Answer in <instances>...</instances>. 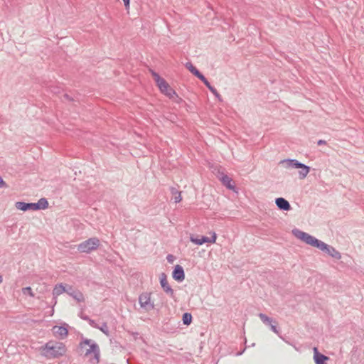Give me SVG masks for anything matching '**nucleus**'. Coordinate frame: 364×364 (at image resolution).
I'll return each instance as SVG.
<instances>
[{"mask_svg": "<svg viewBox=\"0 0 364 364\" xmlns=\"http://www.w3.org/2000/svg\"><path fill=\"white\" fill-rule=\"evenodd\" d=\"M40 350L41 355L47 358H59L66 352L64 343L53 341L46 343L45 346L41 347Z\"/></svg>", "mask_w": 364, "mask_h": 364, "instance_id": "f257e3e1", "label": "nucleus"}, {"mask_svg": "<svg viewBox=\"0 0 364 364\" xmlns=\"http://www.w3.org/2000/svg\"><path fill=\"white\" fill-rule=\"evenodd\" d=\"M86 346H89V348L85 350V357H89L93 354L92 358H90L89 361L93 364H97L100 362V350L99 346L91 339L85 338L79 344L81 351H83Z\"/></svg>", "mask_w": 364, "mask_h": 364, "instance_id": "f03ea898", "label": "nucleus"}, {"mask_svg": "<svg viewBox=\"0 0 364 364\" xmlns=\"http://www.w3.org/2000/svg\"><path fill=\"white\" fill-rule=\"evenodd\" d=\"M292 233L296 238L300 239L307 245L316 247L321 251H323L324 248H326V243L299 229H294Z\"/></svg>", "mask_w": 364, "mask_h": 364, "instance_id": "7ed1b4c3", "label": "nucleus"}, {"mask_svg": "<svg viewBox=\"0 0 364 364\" xmlns=\"http://www.w3.org/2000/svg\"><path fill=\"white\" fill-rule=\"evenodd\" d=\"M281 164L285 165L287 168H301L299 171V178L304 179L306 178L310 171L309 166L298 161L296 159H285L281 161Z\"/></svg>", "mask_w": 364, "mask_h": 364, "instance_id": "20e7f679", "label": "nucleus"}, {"mask_svg": "<svg viewBox=\"0 0 364 364\" xmlns=\"http://www.w3.org/2000/svg\"><path fill=\"white\" fill-rule=\"evenodd\" d=\"M100 245V242L97 237H91L79 244L77 245V250L82 253H90L97 250Z\"/></svg>", "mask_w": 364, "mask_h": 364, "instance_id": "39448f33", "label": "nucleus"}, {"mask_svg": "<svg viewBox=\"0 0 364 364\" xmlns=\"http://www.w3.org/2000/svg\"><path fill=\"white\" fill-rule=\"evenodd\" d=\"M158 87L160 91L170 99L173 100L176 102H179L181 100V98L178 96L176 91L170 87L166 80H164V87L162 85H159Z\"/></svg>", "mask_w": 364, "mask_h": 364, "instance_id": "423d86ee", "label": "nucleus"}, {"mask_svg": "<svg viewBox=\"0 0 364 364\" xmlns=\"http://www.w3.org/2000/svg\"><path fill=\"white\" fill-rule=\"evenodd\" d=\"M139 302L140 306L146 311H150L154 309V303L151 302V294L144 292L139 295Z\"/></svg>", "mask_w": 364, "mask_h": 364, "instance_id": "0eeeda50", "label": "nucleus"}, {"mask_svg": "<svg viewBox=\"0 0 364 364\" xmlns=\"http://www.w3.org/2000/svg\"><path fill=\"white\" fill-rule=\"evenodd\" d=\"M217 236L215 232L213 233L212 237H208L206 236H201L200 238L194 237L193 236H191L190 240L198 245H201L203 243H215L216 240Z\"/></svg>", "mask_w": 364, "mask_h": 364, "instance_id": "6e6552de", "label": "nucleus"}, {"mask_svg": "<svg viewBox=\"0 0 364 364\" xmlns=\"http://www.w3.org/2000/svg\"><path fill=\"white\" fill-rule=\"evenodd\" d=\"M160 284L164 291L168 294L171 298L174 297V291L171 287L168 284L167 281L166 274L161 273L160 275Z\"/></svg>", "mask_w": 364, "mask_h": 364, "instance_id": "1a4fd4ad", "label": "nucleus"}, {"mask_svg": "<svg viewBox=\"0 0 364 364\" xmlns=\"http://www.w3.org/2000/svg\"><path fill=\"white\" fill-rule=\"evenodd\" d=\"M66 293L78 302L85 301L83 294L80 290L74 289L70 285H67Z\"/></svg>", "mask_w": 364, "mask_h": 364, "instance_id": "9d476101", "label": "nucleus"}, {"mask_svg": "<svg viewBox=\"0 0 364 364\" xmlns=\"http://www.w3.org/2000/svg\"><path fill=\"white\" fill-rule=\"evenodd\" d=\"M172 277L178 282H183L185 279L183 268L179 264L176 265L172 273Z\"/></svg>", "mask_w": 364, "mask_h": 364, "instance_id": "9b49d317", "label": "nucleus"}, {"mask_svg": "<svg viewBox=\"0 0 364 364\" xmlns=\"http://www.w3.org/2000/svg\"><path fill=\"white\" fill-rule=\"evenodd\" d=\"M53 333L55 336L63 339L65 338L68 333V328L65 326H55L53 328Z\"/></svg>", "mask_w": 364, "mask_h": 364, "instance_id": "f8f14e48", "label": "nucleus"}, {"mask_svg": "<svg viewBox=\"0 0 364 364\" xmlns=\"http://www.w3.org/2000/svg\"><path fill=\"white\" fill-rule=\"evenodd\" d=\"M275 203L278 208L282 210L288 211L291 208L289 201L284 198H276Z\"/></svg>", "mask_w": 364, "mask_h": 364, "instance_id": "ddd939ff", "label": "nucleus"}, {"mask_svg": "<svg viewBox=\"0 0 364 364\" xmlns=\"http://www.w3.org/2000/svg\"><path fill=\"white\" fill-rule=\"evenodd\" d=\"M15 206L17 209L27 211L29 210H36L35 203L16 202Z\"/></svg>", "mask_w": 364, "mask_h": 364, "instance_id": "4468645a", "label": "nucleus"}, {"mask_svg": "<svg viewBox=\"0 0 364 364\" xmlns=\"http://www.w3.org/2000/svg\"><path fill=\"white\" fill-rule=\"evenodd\" d=\"M323 252H326V254H328L329 256L334 259H340L341 258V254L338 250H336L333 247L328 245L327 244L326 248H324Z\"/></svg>", "mask_w": 364, "mask_h": 364, "instance_id": "2eb2a0df", "label": "nucleus"}, {"mask_svg": "<svg viewBox=\"0 0 364 364\" xmlns=\"http://www.w3.org/2000/svg\"><path fill=\"white\" fill-rule=\"evenodd\" d=\"M222 183L229 190H235L234 181L231 178L225 174H222L220 177Z\"/></svg>", "mask_w": 364, "mask_h": 364, "instance_id": "dca6fc26", "label": "nucleus"}, {"mask_svg": "<svg viewBox=\"0 0 364 364\" xmlns=\"http://www.w3.org/2000/svg\"><path fill=\"white\" fill-rule=\"evenodd\" d=\"M186 68L196 77L200 80L204 79L205 76L195 67L191 62H187L185 65Z\"/></svg>", "mask_w": 364, "mask_h": 364, "instance_id": "f3484780", "label": "nucleus"}, {"mask_svg": "<svg viewBox=\"0 0 364 364\" xmlns=\"http://www.w3.org/2000/svg\"><path fill=\"white\" fill-rule=\"evenodd\" d=\"M68 284H63L62 283L56 284L53 290V295L54 299H56L57 296L60 295L61 294L65 292Z\"/></svg>", "mask_w": 364, "mask_h": 364, "instance_id": "a211bd4d", "label": "nucleus"}, {"mask_svg": "<svg viewBox=\"0 0 364 364\" xmlns=\"http://www.w3.org/2000/svg\"><path fill=\"white\" fill-rule=\"evenodd\" d=\"M201 81L205 84V85L208 88V90L215 96V97L219 101H223L221 95L218 93L217 90L210 85V83L208 82L205 77H204V79L201 80Z\"/></svg>", "mask_w": 364, "mask_h": 364, "instance_id": "6ab92c4d", "label": "nucleus"}, {"mask_svg": "<svg viewBox=\"0 0 364 364\" xmlns=\"http://www.w3.org/2000/svg\"><path fill=\"white\" fill-rule=\"evenodd\" d=\"M36 210H44L48 207V202L46 198H42L38 200L37 203H35Z\"/></svg>", "mask_w": 364, "mask_h": 364, "instance_id": "aec40b11", "label": "nucleus"}, {"mask_svg": "<svg viewBox=\"0 0 364 364\" xmlns=\"http://www.w3.org/2000/svg\"><path fill=\"white\" fill-rule=\"evenodd\" d=\"M258 316L261 319V321L265 324V325H270L272 323H276V321L274 320L272 318L267 316L266 314L263 313H259L258 314Z\"/></svg>", "mask_w": 364, "mask_h": 364, "instance_id": "412c9836", "label": "nucleus"}, {"mask_svg": "<svg viewBox=\"0 0 364 364\" xmlns=\"http://www.w3.org/2000/svg\"><path fill=\"white\" fill-rule=\"evenodd\" d=\"M171 194L174 196L173 200L176 203H179L182 200L181 192L178 191L176 188L171 187L170 188Z\"/></svg>", "mask_w": 364, "mask_h": 364, "instance_id": "4be33fe9", "label": "nucleus"}, {"mask_svg": "<svg viewBox=\"0 0 364 364\" xmlns=\"http://www.w3.org/2000/svg\"><path fill=\"white\" fill-rule=\"evenodd\" d=\"M150 73H151L152 77H154V80L155 82L156 83L157 86H159V85H162L164 86V80H165L164 78L161 77V76L153 70H150Z\"/></svg>", "mask_w": 364, "mask_h": 364, "instance_id": "5701e85b", "label": "nucleus"}, {"mask_svg": "<svg viewBox=\"0 0 364 364\" xmlns=\"http://www.w3.org/2000/svg\"><path fill=\"white\" fill-rule=\"evenodd\" d=\"M316 364H326V361L329 360V358L325 355H316L314 358Z\"/></svg>", "mask_w": 364, "mask_h": 364, "instance_id": "b1692460", "label": "nucleus"}, {"mask_svg": "<svg viewBox=\"0 0 364 364\" xmlns=\"http://www.w3.org/2000/svg\"><path fill=\"white\" fill-rule=\"evenodd\" d=\"M182 321L184 325H190L192 322V315L190 313H184L182 316Z\"/></svg>", "mask_w": 364, "mask_h": 364, "instance_id": "393cba45", "label": "nucleus"}, {"mask_svg": "<svg viewBox=\"0 0 364 364\" xmlns=\"http://www.w3.org/2000/svg\"><path fill=\"white\" fill-rule=\"evenodd\" d=\"M97 329L100 330L106 336H109V331L106 322H103L101 326L98 325Z\"/></svg>", "mask_w": 364, "mask_h": 364, "instance_id": "a878e982", "label": "nucleus"}, {"mask_svg": "<svg viewBox=\"0 0 364 364\" xmlns=\"http://www.w3.org/2000/svg\"><path fill=\"white\" fill-rule=\"evenodd\" d=\"M22 293L23 294H28L31 297H34V294L32 291V289L30 287L23 288Z\"/></svg>", "mask_w": 364, "mask_h": 364, "instance_id": "bb28decb", "label": "nucleus"}, {"mask_svg": "<svg viewBox=\"0 0 364 364\" xmlns=\"http://www.w3.org/2000/svg\"><path fill=\"white\" fill-rule=\"evenodd\" d=\"M277 322L276 321V323H272L269 326H270V328L271 330L277 333V334H279V330L277 329Z\"/></svg>", "mask_w": 364, "mask_h": 364, "instance_id": "cd10ccee", "label": "nucleus"}, {"mask_svg": "<svg viewBox=\"0 0 364 364\" xmlns=\"http://www.w3.org/2000/svg\"><path fill=\"white\" fill-rule=\"evenodd\" d=\"M88 323L92 327L95 328H98V324L92 319H89Z\"/></svg>", "mask_w": 364, "mask_h": 364, "instance_id": "c85d7f7f", "label": "nucleus"}, {"mask_svg": "<svg viewBox=\"0 0 364 364\" xmlns=\"http://www.w3.org/2000/svg\"><path fill=\"white\" fill-rule=\"evenodd\" d=\"M166 259L168 262L172 263L174 261L175 257L172 255H168Z\"/></svg>", "mask_w": 364, "mask_h": 364, "instance_id": "c756f323", "label": "nucleus"}, {"mask_svg": "<svg viewBox=\"0 0 364 364\" xmlns=\"http://www.w3.org/2000/svg\"><path fill=\"white\" fill-rule=\"evenodd\" d=\"M6 188L7 185L6 182L3 180V178L0 176V188Z\"/></svg>", "mask_w": 364, "mask_h": 364, "instance_id": "7c9ffc66", "label": "nucleus"}, {"mask_svg": "<svg viewBox=\"0 0 364 364\" xmlns=\"http://www.w3.org/2000/svg\"><path fill=\"white\" fill-rule=\"evenodd\" d=\"M313 350H314V358H316V355H322L321 353H320L318 352V348H317L316 347H314V348H313Z\"/></svg>", "mask_w": 364, "mask_h": 364, "instance_id": "2f4dec72", "label": "nucleus"}, {"mask_svg": "<svg viewBox=\"0 0 364 364\" xmlns=\"http://www.w3.org/2000/svg\"><path fill=\"white\" fill-rule=\"evenodd\" d=\"M124 6L127 9L129 8L130 0H123Z\"/></svg>", "mask_w": 364, "mask_h": 364, "instance_id": "473e14b6", "label": "nucleus"}, {"mask_svg": "<svg viewBox=\"0 0 364 364\" xmlns=\"http://www.w3.org/2000/svg\"><path fill=\"white\" fill-rule=\"evenodd\" d=\"M317 144L318 145H324V144H326V141L325 140H323V139H320L317 141Z\"/></svg>", "mask_w": 364, "mask_h": 364, "instance_id": "72a5a7b5", "label": "nucleus"}, {"mask_svg": "<svg viewBox=\"0 0 364 364\" xmlns=\"http://www.w3.org/2000/svg\"><path fill=\"white\" fill-rule=\"evenodd\" d=\"M80 317H81V318H82V319L85 320V321H89V319H90V318H89V316H82V315Z\"/></svg>", "mask_w": 364, "mask_h": 364, "instance_id": "f704fd0d", "label": "nucleus"}, {"mask_svg": "<svg viewBox=\"0 0 364 364\" xmlns=\"http://www.w3.org/2000/svg\"><path fill=\"white\" fill-rule=\"evenodd\" d=\"M64 97H65V98H67L68 100H71V99L69 97V96H68L67 94H65V95H64Z\"/></svg>", "mask_w": 364, "mask_h": 364, "instance_id": "c9c22d12", "label": "nucleus"}, {"mask_svg": "<svg viewBox=\"0 0 364 364\" xmlns=\"http://www.w3.org/2000/svg\"><path fill=\"white\" fill-rule=\"evenodd\" d=\"M244 350H242V351H241V352H238V353H237V355H242V354L243 353Z\"/></svg>", "mask_w": 364, "mask_h": 364, "instance_id": "e433bc0d", "label": "nucleus"}, {"mask_svg": "<svg viewBox=\"0 0 364 364\" xmlns=\"http://www.w3.org/2000/svg\"><path fill=\"white\" fill-rule=\"evenodd\" d=\"M2 281H3L2 276H1V275H0V284L2 282Z\"/></svg>", "mask_w": 364, "mask_h": 364, "instance_id": "4c0bfd02", "label": "nucleus"}]
</instances>
